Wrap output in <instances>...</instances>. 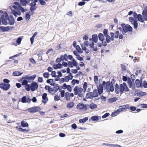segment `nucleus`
Wrapping results in <instances>:
<instances>
[{"mask_svg":"<svg viewBox=\"0 0 147 147\" xmlns=\"http://www.w3.org/2000/svg\"><path fill=\"white\" fill-rule=\"evenodd\" d=\"M36 74L32 75L28 74L23 76L20 79V82H23L24 85L27 84L28 83H30L31 81H33L36 77Z\"/></svg>","mask_w":147,"mask_h":147,"instance_id":"nucleus-1","label":"nucleus"},{"mask_svg":"<svg viewBox=\"0 0 147 147\" xmlns=\"http://www.w3.org/2000/svg\"><path fill=\"white\" fill-rule=\"evenodd\" d=\"M121 26L123 28V33H127L128 32H131L133 31L132 28L129 24H126L124 23H122Z\"/></svg>","mask_w":147,"mask_h":147,"instance_id":"nucleus-2","label":"nucleus"},{"mask_svg":"<svg viewBox=\"0 0 147 147\" xmlns=\"http://www.w3.org/2000/svg\"><path fill=\"white\" fill-rule=\"evenodd\" d=\"M133 16L135 20L137 21H140L142 23H144L145 20L142 15L140 14H137L136 11L134 12Z\"/></svg>","mask_w":147,"mask_h":147,"instance_id":"nucleus-3","label":"nucleus"},{"mask_svg":"<svg viewBox=\"0 0 147 147\" xmlns=\"http://www.w3.org/2000/svg\"><path fill=\"white\" fill-rule=\"evenodd\" d=\"M40 110H41V109L40 107L35 106L29 108L27 109V110L29 112L31 113H34L39 111Z\"/></svg>","mask_w":147,"mask_h":147,"instance_id":"nucleus-4","label":"nucleus"},{"mask_svg":"<svg viewBox=\"0 0 147 147\" xmlns=\"http://www.w3.org/2000/svg\"><path fill=\"white\" fill-rule=\"evenodd\" d=\"M14 27H11L9 26H0V32H8L10 30H12L14 29Z\"/></svg>","mask_w":147,"mask_h":147,"instance_id":"nucleus-5","label":"nucleus"},{"mask_svg":"<svg viewBox=\"0 0 147 147\" xmlns=\"http://www.w3.org/2000/svg\"><path fill=\"white\" fill-rule=\"evenodd\" d=\"M10 87V85L9 84H5L4 83H0V88L3 90L7 91Z\"/></svg>","mask_w":147,"mask_h":147,"instance_id":"nucleus-6","label":"nucleus"},{"mask_svg":"<svg viewBox=\"0 0 147 147\" xmlns=\"http://www.w3.org/2000/svg\"><path fill=\"white\" fill-rule=\"evenodd\" d=\"M120 89L124 90L125 92H128L129 91V89L125 82H123L122 84H119Z\"/></svg>","mask_w":147,"mask_h":147,"instance_id":"nucleus-7","label":"nucleus"},{"mask_svg":"<svg viewBox=\"0 0 147 147\" xmlns=\"http://www.w3.org/2000/svg\"><path fill=\"white\" fill-rule=\"evenodd\" d=\"M88 104H84L83 103H79L78 104L77 106V108L78 109H85L86 110L88 109Z\"/></svg>","mask_w":147,"mask_h":147,"instance_id":"nucleus-8","label":"nucleus"},{"mask_svg":"<svg viewBox=\"0 0 147 147\" xmlns=\"http://www.w3.org/2000/svg\"><path fill=\"white\" fill-rule=\"evenodd\" d=\"M5 17H6L8 21V24L10 25H13L15 23L14 19H9L8 17V14L6 11H5Z\"/></svg>","mask_w":147,"mask_h":147,"instance_id":"nucleus-9","label":"nucleus"},{"mask_svg":"<svg viewBox=\"0 0 147 147\" xmlns=\"http://www.w3.org/2000/svg\"><path fill=\"white\" fill-rule=\"evenodd\" d=\"M31 91L34 92L37 90L38 87V84L36 82L33 81L31 83Z\"/></svg>","mask_w":147,"mask_h":147,"instance_id":"nucleus-10","label":"nucleus"},{"mask_svg":"<svg viewBox=\"0 0 147 147\" xmlns=\"http://www.w3.org/2000/svg\"><path fill=\"white\" fill-rule=\"evenodd\" d=\"M31 101L29 96H23L21 99V102L23 103H30Z\"/></svg>","mask_w":147,"mask_h":147,"instance_id":"nucleus-11","label":"nucleus"},{"mask_svg":"<svg viewBox=\"0 0 147 147\" xmlns=\"http://www.w3.org/2000/svg\"><path fill=\"white\" fill-rule=\"evenodd\" d=\"M1 22L3 24L7 25L8 24V22H7L8 20L5 17V11H4V13L1 15Z\"/></svg>","mask_w":147,"mask_h":147,"instance_id":"nucleus-12","label":"nucleus"},{"mask_svg":"<svg viewBox=\"0 0 147 147\" xmlns=\"http://www.w3.org/2000/svg\"><path fill=\"white\" fill-rule=\"evenodd\" d=\"M102 85L103 87H105L107 89V91L108 92H110V90H109V86L110 85V82L109 81L106 82L103 81L102 82Z\"/></svg>","mask_w":147,"mask_h":147,"instance_id":"nucleus-13","label":"nucleus"},{"mask_svg":"<svg viewBox=\"0 0 147 147\" xmlns=\"http://www.w3.org/2000/svg\"><path fill=\"white\" fill-rule=\"evenodd\" d=\"M97 90L99 95H101L103 92V86L102 84H100L99 86H97Z\"/></svg>","mask_w":147,"mask_h":147,"instance_id":"nucleus-14","label":"nucleus"},{"mask_svg":"<svg viewBox=\"0 0 147 147\" xmlns=\"http://www.w3.org/2000/svg\"><path fill=\"white\" fill-rule=\"evenodd\" d=\"M47 93H43L42 96V102L45 104L48 100V98L47 97Z\"/></svg>","mask_w":147,"mask_h":147,"instance_id":"nucleus-15","label":"nucleus"},{"mask_svg":"<svg viewBox=\"0 0 147 147\" xmlns=\"http://www.w3.org/2000/svg\"><path fill=\"white\" fill-rule=\"evenodd\" d=\"M144 10H143L142 14L145 21H147V7H144Z\"/></svg>","mask_w":147,"mask_h":147,"instance_id":"nucleus-16","label":"nucleus"},{"mask_svg":"<svg viewBox=\"0 0 147 147\" xmlns=\"http://www.w3.org/2000/svg\"><path fill=\"white\" fill-rule=\"evenodd\" d=\"M63 67L62 64L60 63L57 64L55 63L53 64V68L55 69H61Z\"/></svg>","mask_w":147,"mask_h":147,"instance_id":"nucleus-17","label":"nucleus"},{"mask_svg":"<svg viewBox=\"0 0 147 147\" xmlns=\"http://www.w3.org/2000/svg\"><path fill=\"white\" fill-rule=\"evenodd\" d=\"M30 1V0H20L21 5L24 6H26L28 3H29Z\"/></svg>","mask_w":147,"mask_h":147,"instance_id":"nucleus-18","label":"nucleus"},{"mask_svg":"<svg viewBox=\"0 0 147 147\" xmlns=\"http://www.w3.org/2000/svg\"><path fill=\"white\" fill-rule=\"evenodd\" d=\"M23 73V72L17 71L13 72L12 73V75L15 76H19L21 75Z\"/></svg>","mask_w":147,"mask_h":147,"instance_id":"nucleus-19","label":"nucleus"},{"mask_svg":"<svg viewBox=\"0 0 147 147\" xmlns=\"http://www.w3.org/2000/svg\"><path fill=\"white\" fill-rule=\"evenodd\" d=\"M21 82L22 83V85L25 86V88L27 91H29L30 90L31 91V84H30L27 83V84L24 85L23 84V82Z\"/></svg>","mask_w":147,"mask_h":147,"instance_id":"nucleus-20","label":"nucleus"},{"mask_svg":"<svg viewBox=\"0 0 147 147\" xmlns=\"http://www.w3.org/2000/svg\"><path fill=\"white\" fill-rule=\"evenodd\" d=\"M94 41H92V43H90L89 44V46H90V47L92 48L93 49V50L95 52L97 51L98 50V49L97 48V47H96L95 48L94 47Z\"/></svg>","mask_w":147,"mask_h":147,"instance_id":"nucleus-21","label":"nucleus"},{"mask_svg":"<svg viewBox=\"0 0 147 147\" xmlns=\"http://www.w3.org/2000/svg\"><path fill=\"white\" fill-rule=\"evenodd\" d=\"M60 57L62 61H63L64 60H65L66 61H68L67 55V54H65L63 55H61Z\"/></svg>","mask_w":147,"mask_h":147,"instance_id":"nucleus-22","label":"nucleus"},{"mask_svg":"<svg viewBox=\"0 0 147 147\" xmlns=\"http://www.w3.org/2000/svg\"><path fill=\"white\" fill-rule=\"evenodd\" d=\"M104 35L101 33H99L98 36L99 40L101 41H103L105 40Z\"/></svg>","mask_w":147,"mask_h":147,"instance_id":"nucleus-23","label":"nucleus"},{"mask_svg":"<svg viewBox=\"0 0 147 147\" xmlns=\"http://www.w3.org/2000/svg\"><path fill=\"white\" fill-rule=\"evenodd\" d=\"M86 97L87 99H92L94 97V96H93L92 95V92H89L88 93H87L86 94Z\"/></svg>","mask_w":147,"mask_h":147,"instance_id":"nucleus-24","label":"nucleus"},{"mask_svg":"<svg viewBox=\"0 0 147 147\" xmlns=\"http://www.w3.org/2000/svg\"><path fill=\"white\" fill-rule=\"evenodd\" d=\"M115 93L118 94L119 93V90L120 89V87L119 86L118 84L116 83L115 85Z\"/></svg>","mask_w":147,"mask_h":147,"instance_id":"nucleus-25","label":"nucleus"},{"mask_svg":"<svg viewBox=\"0 0 147 147\" xmlns=\"http://www.w3.org/2000/svg\"><path fill=\"white\" fill-rule=\"evenodd\" d=\"M92 37L93 39V41L95 43H96L98 41V36L97 34H94L92 35Z\"/></svg>","mask_w":147,"mask_h":147,"instance_id":"nucleus-26","label":"nucleus"},{"mask_svg":"<svg viewBox=\"0 0 147 147\" xmlns=\"http://www.w3.org/2000/svg\"><path fill=\"white\" fill-rule=\"evenodd\" d=\"M119 108L122 111L124 110H125L129 108V105L127 104L125 105L120 106Z\"/></svg>","mask_w":147,"mask_h":147,"instance_id":"nucleus-27","label":"nucleus"},{"mask_svg":"<svg viewBox=\"0 0 147 147\" xmlns=\"http://www.w3.org/2000/svg\"><path fill=\"white\" fill-rule=\"evenodd\" d=\"M147 93L146 92H143L140 91L139 92H138L136 94V95L139 97H142L146 95Z\"/></svg>","mask_w":147,"mask_h":147,"instance_id":"nucleus-28","label":"nucleus"},{"mask_svg":"<svg viewBox=\"0 0 147 147\" xmlns=\"http://www.w3.org/2000/svg\"><path fill=\"white\" fill-rule=\"evenodd\" d=\"M92 94L93 96H94V98L98 97L99 94L97 89H96L93 90Z\"/></svg>","mask_w":147,"mask_h":147,"instance_id":"nucleus-29","label":"nucleus"},{"mask_svg":"<svg viewBox=\"0 0 147 147\" xmlns=\"http://www.w3.org/2000/svg\"><path fill=\"white\" fill-rule=\"evenodd\" d=\"M89 108L91 109H95L97 108L98 107L97 105L96 104H94L93 103H90L88 106Z\"/></svg>","mask_w":147,"mask_h":147,"instance_id":"nucleus-30","label":"nucleus"},{"mask_svg":"<svg viewBox=\"0 0 147 147\" xmlns=\"http://www.w3.org/2000/svg\"><path fill=\"white\" fill-rule=\"evenodd\" d=\"M130 80V77L127 76H123L122 80L124 82H126L128 84L129 83V80Z\"/></svg>","mask_w":147,"mask_h":147,"instance_id":"nucleus-31","label":"nucleus"},{"mask_svg":"<svg viewBox=\"0 0 147 147\" xmlns=\"http://www.w3.org/2000/svg\"><path fill=\"white\" fill-rule=\"evenodd\" d=\"M131 79L130 78L129 83H135L134 81L135 78V75L132 74L131 75Z\"/></svg>","mask_w":147,"mask_h":147,"instance_id":"nucleus-32","label":"nucleus"},{"mask_svg":"<svg viewBox=\"0 0 147 147\" xmlns=\"http://www.w3.org/2000/svg\"><path fill=\"white\" fill-rule=\"evenodd\" d=\"M74 105V102H71L68 103L66 105L68 109H71L72 108Z\"/></svg>","mask_w":147,"mask_h":147,"instance_id":"nucleus-33","label":"nucleus"},{"mask_svg":"<svg viewBox=\"0 0 147 147\" xmlns=\"http://www.w3.org/2000/svg\"><path fill=\"white\" fill-rule=\"evenodd\" d=\"M88 119L87 117H85L83 119H80L79 120V122L81 123H83L86 122Z\"/></svg>","mask_w":147,"mask_h":147,"instance_id":"nucleus-34","label":"nucleus"},{"mask_svg":"<svg viewBox=\"0 0 147 147\" xmlns=\"http://www.w3.org/2000/svg\"><path fill=\"white\" fill-rule=\"evenodd\" d=\"M118 99L116 97H114L113 98H109L108 99L109 102V103H112L114 102Z\"/></svg>","mask_w":147,"mask_h":147,"instance_id":"nucleus-35","label":"nucleus"},{"mask_svg":"<svg viewBox=\"0 0 147 147\" xmlns=\"http://www.w3.org/2000/svg\"><path fill=\"white\" fill-rule=\"evenodd\" d=\"M21 123L22 126L23 127H28L29 125L28 123L26 122L24 120L22 121Z\"/></svg>","mask_w":147,"mask_h":147,"instance_id":"nucleus-36","label":"nucleus"},{"mask_svg":"<svg viewBox=\"0 0 147 147\" xmlns=\"http://www.w3.org/2000/svg\"><path fill=\"white\" fill-rule=\"evenodd\" d=\"M31 15V14H30V11H29L27 13H26V15L25 16V18L27 20V21H28L30 19Z\"/></svg>","mask_w":147,"mask_h":147,"instance_id":"nucleus-37","label":"nucleus"},{"mask_svg":"<svg viewBox=\"0 0 147 147\" xmlns=\"http://www.w3.org/2000/svg\"><path fill=\"white\" fill-rule=\"evenodd\" d=\"M79 87L78 86H76L74 89V92L75 95H77L78 93Z\"/></svg>","mask_w":147,"mask_h":147,"instance_id":"nucleus-38","label":"nucleus"},{"mask_svg":"<svg viewBox=\"0 0 147 147\" xmlns=\"http://www.w3.org/2000/svg\"><path fill=\"white\" fill-rule=\"evenodd\" d=\"M18 130L22 132H29L30 131L29 129H23L22 128L20 127L18 128Z\"/></svg>","mask_w":147,"mask_h":147,"instance_id":"nucleus-39","label":"nucleus"},{"mask_svg":"<svg viewBox=\"0 0 147 147\" xmlns=\"http://www.w3.org/2000/svg\"><path fill=\"white\" fill-rule=\"evenodd\" d=\"M129 88H132V90H134L136 89V85L135 83H129L128 84Z\"/></svg>","mask_w":147,"mask_h":147,"instance_id":"nucleus-40","label":"nucleus"},{"mask_svg":"<svg viewBox=\"0 0 147 147\" xmlns=\"http://www.w3.org/2000/svg\"><path fill=\"white\" fill-rule=\"evenodd\" d=\"M70 93L68 92H67L65 93V99L67 101H69L70 100Z\"/></svg>","mask_w":147,"mask_h":147,"instance_id":"nucleus-41","label":"nucleus"},{"mask_svg":"<svg viewBox=\"0 0 147 147\" xmlns=\"http://www.w3.org/2000/svg\"><path fill=\"white\" fill-rule=\"evenodd\" d=\"M23 37V36H20L17 39L16 42L18 45H19L20 44Z\"/></svg>","mask_w":147,"mask_h":147,"instance_id":"nucleus-42","label":"nucleus"},{"mask_svg":"<svg viewBox=\"0 0 147 147\" xmlns=\"http://www.w3.org/2000/svg\"><path fill=\"white\" fill-rule=\"evenodd\" d=\"M91 119L92 121H97L99 120L98 117L97 116H92Z\"/></svg>","mask_w":147,"mask_h":147,"instance_id":"nucleus-43","label":"nucleus"},{"mask_svg":"<svg viewBox=\"0 0 147 147\" xmlns=\"http://www.w3.org/2000/svg\"><path fill=\"white\" fill-rule=\"evenodd\" d=\"M47 83H48L50 84L51 85V84H52L54 82V80L53 79H48L47 80Z\"/></svg>","mask_w":147,"mask_h":147,"instance_id":"nucleus-44","label":"nucleus"},{"mask_svg":"<svg viewBox=\"0 0 147 147\" xmlns=\"http://www.w3.org/2000/svg\"><path fill=\"white\" fill-rule=\"evenodd\" d=\"M37 8V7L36 6H31L30 7V10L31 12H34L36 9Z\"/></svg>","mask_w":147,"mask_h":147,"instance_id":"nucleus-45","label":"nucleus"},{"mask_svg":"<svg viewBox=\"0 0 147 147\" xmlns=\"http://www.w3.org/2000/svg\"><path fill=\"white\" fill-rule=\"evenodd\" d=\"M140 83V80L138 79H136V80L135 84H136V87L137 88H139V84Z\"/></svg>","mask_w":147,"mask_h":147,"instance_id":"nucleus-46","label":"nucleus"},{"mask_svg":"<svg viewBox=\"0 0 147 147\" xmlns=\"http://www.w3.org/2000/svg\"><path fill=\"white\" fill-rule=\"evenodd\" d=\"M106 37V41L107 42V43H109L111 40V38L110 36L108 35Z\"/></svg>","mask_w":147,"mask_h":147,"instance_id":"nucleus-47","label":"nucleus"},{"mask_svg":"<svg viewBox=\"0 0 147 147\" xmlns=\"http://www.w3.org/2000/svg\"><path fill=\"white\" fill-rule=\"evenodd\" d=\"M54 100L55 101H57L60 100V97L59 95H55L54 96Z\"/></svg>","mask_w":147,"mask_h":147,"instance_id":"nucleus-48","label":"nucleus"},{"mask_svg":"<svg viewBox=\"0 0 147 147\" xmlns=\"http://www.w3.org/2000/svg\"><path fill=\"white\" fill-rule=\"evenodd\" d=\"M103 35L105 36H106L109 35L108 34V30L107 29H105L103 30Z\"/></svg>","mask_w":147,"mask_h":147,"instance_id":"nucleus-49","label":"nucleus"},{"mask_svg":"<svg viewBox=\"0 0 147 147\" xmlns=\"http://www.w3.org/2000/svg\"><path fill=\"white\" fill-rule=\"evenodd\" d=\"M11 12L13 14L15 17H17V13L18 12L14 9L11 10Z\"/></svg>","mask_w":147,"mask_h":147,"instance_id":"nucleus-50","label":"nucleus"},{"mask_svg":"<svg viewBox=\"0 0 147 147\" xmlns=\"http://www.w3.org/2000/svg\"><path fill=\"white\" fill-rule=\"evenodd\" d=\"M43 77L46 78H49V74L48 72H45L43 74Z\"/></svg>","mask_w":147,"mask_h":147,"instance_id":"nucleus-51","label":"nucleus"},{"mask_svg":"<svg viewBox=\"0 0 147 147\" xmlns=\"http://www.w3.org/2000/svg\"><path fill=\"white\" fill-rule=\"evenodd\" d=\"M48 92L51 94H53V93L52 92L54 91V88H51L50 86L49 87V89H48Z\"/></svg>","mask_w":147,"mask_h":147,"instance_id":"nucleus-52","label":"nucleus"},{"mask_svg":"<svg viewBox=\"0 0 147 147\" xmlns=\"http://www.w3.org/2000/svg\"><path fill=\"white\" fill-rule=\"evenodd\" d=\"M68 66L70 68H72L73 67L74 65L73 62L71 61H68Z\"/></svg>","mask_w":147,"mask_h":147,"instance_id":"nucleus-53","label":"nucleus"},{"mask_svg":"<svg viewBox=\"0 0 147 147\" xmlns=\"http://www.w3.org/2000/svg\"><path fill=\"white\" fill-rule=\"evenodd\" d=\"M119 35V32L118 30L116 31L115 33V38H118V36Z\"/></svg>","mask_w":147,"mask_h":147,"instance_id":"nucleus-54","label":"nucleus"},{"mask_svg":"<svg viewBox=\"0 0 147 147\" xmlns=\"http://www.w3.org/2000/svg\"><path fill=\"white\" fill-rule=\"evenodd\" d=\"M38 1L42 5H44L46 4V2L44 0H38Z\"/></svg>","mask_w":147,"mask_h":147,"instance_id":"nucleus-55","label":"nucleus"},{"mask_svg":"<svg viewBox=\"0 0 147 147\" xmlns=\"http://www.w3.org/2000/svg\"><path fill=\"white\" fill-rule=\"evenodd\" d=\"M121 69L123 71H126V67L125 65H123L122 64H121Z\"/></svg>","mask_w":147,"mask_h":147,"instance_id":"nucleus-56","label":"nucleus"},{"mask_svg":"<svg viewBox=\"0 0 147 147\" xmlns=\"http://www.w3.org/2000/svg\"><path fill=\"white\" fill-rule=\"evenodd\" d=\"M61 96V97H63L65 95V91L64 90H61L60 92Z\"/></svg>","mask_w":147,"mask_h":147,"instance_id":"nucleus-57","label":"nucleus"},{"mask_svg":"<svg viewBox=\"0 0 147 147\" xmlns=\"http://www.w3.org/2000/svg\"><path fill=\"white\" fill-rule=\"evenodd\" d=\"M109 115L110 114L109 113H107L102 116V118L103 119H105L108 117Z\"/></svg>","mask_w":147,"mask_h":147,"instance_id":"nucleus-58","label":"nucleus"},{"mask_svg":"<svg viewBox=\"0 0 147 147\" xmlns=\"http://www.w3.org/2000/svg\"><path fill=\"white\" fill-rule=\"evenodd\" d=\"M94 81L96 83H97L98 82V77L97 76H95L94 78Z\"/></svg>","mask_w":147,"mask_h":147,"instance_id":"nucleus-59","label":"nucleus"},{"mask_svg":"<svg viewBox=\"0 0 147 147\" xmlns=\"http://www.w3.org/2000/svg\"><path fill=\"white\" fill-rule=\"evenodd\" d=\"M38 82L40 83H42L43 82V79L42 77H39L38 78Z\"/></svg>","mask_w":147,"mask_h":147,"instance_id":"nucleus-60","label":"nucleus"},{"mask_svg":"<svg viewBox=\"0 0 147 147\" xmlns=\"http://www.w3.org/2000/svg\"><path fill=\"white\" fill-rule=\"evenodd\" d=\"M143 85L144 88H147V82L146 80H144L143 81Z\"/></svg>","mask_w":147,"mask_h":147,"instance_id":"nucleus-61","label":"nucleus"},{"mask_svg":"<svg viewBox=\"0 0 147 147\" xmlns=\"http://www.w3.org/2000/svg\"><path fill=\"white\" fill-rule=\"evenodd\" d=\"M85 2H84V1H82V0L80 2L78 3V5L79 6H83L85 5Z\"/></svg>","mask_w":147,"mask_h":147,"instance_id":"nucleus-62","label":"nucleus"},{"mask_svg":"<svg viewBox=\"0 0 147 147\" xmlns=\"http://www.w3.org/2000/svg\"><path fill=\"white\" fill-rule=\"evenodd\" d=\"M129 109L131 111H134L136 110V107L133 106H131L130 107Z\"/></svg>","mask_w":147,"mask_h":147,"instance_id":"nucleus-63","label":"nucleus"},{"mask_svg":"<svg viewBox=\"0 0 147 147\" xmlns=\"http://www.w3.org/2000/svg\"><path fill=\"white\" fill-rule=\"evenodd\" d=\"M3 82L5 84H9V82L10 81L7 79L5 78L3 80Z\"/></svg>","mask_w":147,"mask_h":147,"instance_id":"nucleus-64","label":"nucleus"}]
</instances>
